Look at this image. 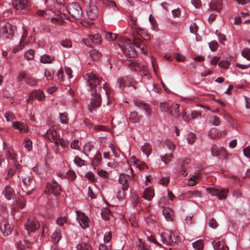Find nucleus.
Returning a JSON list of instances; mask_svg holds the SVG:
<instances>
[{"instance_id":"36","label":"nucleus","mask_w":250,"mask_h":250,"mask_svg":"<svg viewBox=\"0 0 250 250\" xmlns=\"http://www.w3.org/2000/svg\"><path fill=\"white\" fill-rule=\"evenodd\" d=\"M77 250H92V247L89 242H82L77 246Z\"/></svg>"},{"instance_id":"11","label":"nucleus","mask_w":250,"mask_h":250,"mask_svg":"<svg viewBox=\"0 0 250 250\" xmlns=\"http://www.w3.org/2000/svg\"><path fill=\"white\" fill-rule=\"evenodd\" d=\"M208 192L212 196H216L220 200L225 199L228 196V190L223 189L219 190L213 188H209L207 189Z\"/></svg>"},{"instance_id":"14","label":"nucleus","mask_w":250,"mask_h":250,"mask_svg":"<svg viewBox=\"0 0 250 250\" xmlns=\"http://www.w3.org/2000/svg\"><path fill=\"white\" fill-rule=\"evenodd\" d=\"M211 152L212 156L217 157L221 155L225 159H227L229 156L227 151L222 147H218L216 145H213L211 147Z\"/></svg>"},{"instance_id":"27","label":"nucleus","mask_w":250,"mask_h":250,"mask_svg":"<svg viewBox=\"0 0 250 250\" xmlns=\"http://www.w3.org/2000/svg\"><path fill=\"white\" fill-rule=\"evenodd\" d=\"M31 97H34L39 101H43L45 99L43 92L40 90H33L31 93V96L29 97V99H30Z\"/></svg>"},{"instance_id":"37","label":"nucleus","mask_w":250,"mask_h":250,"mask_svg":"<svg viewBox=\"0 0 250 250\" xmlns=\"http://www.w3.org/2000/svg\"><path fill=\"white\" fill-rule=\"evenodd\" d=\"M142 116L138 115L136 111L132 112L130 114V121L133 123H137L140 121Z\"/></svg>"},{"instance_id":"22","label":"nucleus","mask_w":250,"mask_h":250,"mask_svg":"<svg viewBox=\"0 0 250 250\" xmlns=\"http://www.w3.org/2000/svg\"><path fill=\"white\" fill-rule=\"evenodd\" d=\"M0 230L4 235L8 236L11 234L13 227L9 223L4 221L0 226Z\"/></svg>"},{"instance_id":"25","label":"nucleus","mask_w":250,"mask_h":250,"mask_svg":"<svg viewBox=\"0 0 250 250\" xmlns=\"http://www.w3.org/2000/svg\"><path fill=\"white\" fill-rule=\"evenodd\" d=\"M210 9L219 12L222 8L221 0H212L209 4Z\"/></svg>"},{"instance_id":"10","label":"nucleus","mask_w":250,"mask_h":250,"mask_svg":"<svg viewBox=\"0 0 250 250\" xmlns=\"http://www.w3.org/2000/svg\"><path fill=\"white\" fill-rule=\"evenodd\" d=\"M21 186L25 189L29 188L34 182L32 174L30 172L24 173L20 178Z\"/></svg>"},{"instance_id":"64","label":"nucleus","mask_w":250,"mask_h":250,"mask_svg":"<svg viewBox=\"0 0 250 250\" xmlns=\"http://www.w3.org/2000/svg\"><path fill=\"white\" fill-rule=\"evenodd\" d=\"M138 250H148L145 243L143 242L140 239H139Z\"/></svg>"},{"instance_id":"59","label":"nucleus","mask_w":250,"mask_h":250,"mask_svg":"<svg viewBox=\"0 0 250 250\" xmlns=\"http://www.w3.org/2000/svg\"><path fill=\"white\" fill-rule=\"evenodd\" d=\"M105 37L107 40L114 41L116 39L117 35L115 33L108 32L105 34Z\"/></svg>"},{"instance_id":"44","label":"nucleus","mask_w":250,"mask_h":250,"mask_svg":"<svg viewBox=\"0 0 250 250\" xmlns=\"http://www.w3.org/2000/svg\"><path fill=\"white\" fill-rule=\"evenodd\" d=\"M210 123L214 125H219L221 123L220 118L216 116H213L210 119Z\"/></svg>"},{"instance_id":"20","label":"nucleus","mask_w":250,"mask_h":250,"mask_svg":"<svg viewBox=\"0 0 250 250\" xmlns=\"http://www.w3.org/2000/svg\"><path fill=\"white\" fill-rule=\"evenodd\" d=\"M213 248L215 250H229V248L226 246L223 241L220 238L216 239L212 242Z\"/></svg>"},{"instance_id":"56","label":"nucleus","mask_w":250,"mask_h":250,"mask_svg":"<svg viewBox=\"0 0 250 250\" xmlns=\"http://www.w3.org/2000/svg\"><path fill=\"white\" fill-rule=\"evenodd\" d=\"M97 173L99 176L104 178H108L109 175L108 172L101 168L97 169Z\"/></svg>"},{"instance_id":"24","label":"nucleus","mask_w":250,"mask_h":250,"mask_svg":"<svg viewBox=\"0 0 250 250\" xmlns=\"http://www.w3.org/2000/svg\"><path fill=\"white\" fill-rule=\"evenodd\" d=\"M12 127L15 129H18L21 133H25L28 131L27 125L24 123H21L20 122H13Z\"/></svg>"},{"instance_id":"61","label":"nucleus","mask_w":250,"mask_h":250,"mask_svg":"<svg viewBox=\"0 0 250 250\" xmlns=\"http://www.w3.org/2000/svg\"><path fill=\"white\" fill-rule=\"evenodd\" d=\"M67 218L65 217H59L57 219L56 222L59 226H63L66 223Z\"/></svg>"},{"instance_id":"30","label":"nucleus","mask_w":250,"mask_h":250,"mask_svg":"<svg viewBox=\"0 0 250 250\" xmlns=\"http://www.w3.org/2000/svg\"><path fill=\"white\" fill-rule=\"evenodd\" d=\"M64 0H46V4L47 6H50L54 8L56 10V12H58V8L57 6L58 4H63Z\"/></svg>"},{"instance_id":"43","label":"nucleus","mask_w":250,"mask_h":250,"mask_svg":"<svg viewBox=\"0 0 250 250\" xmlns=\"http://www.w3.org/2000/svg\"><path fill=\"white\" fill-rule=\"evenodd\" d=\"M192 247L195 250H202L203 248V243L201 240H198L192 243Z\"/></svg>"},{"instance_id":"6","label":"nucleus","mask_w":250,"mask_h":250,"mask_svg":"<svg viewBox=\"0 0 250 250\" xmlns=\"http://www.w3.org/2000/svg\"><path fill=\"white\" fill-rule=\"evenodd\" d=\"M127 64L132 70L139 72L141 75H147L148 70L145 65L141 64L133 60H128Z\"/></svg>"},{"instance_id":"42","label":"nucleus","mask_w":250,"mask_h":250,"mask_svg":"<svg viewBox=\"0 0 250 250\" xmlns=\"http://www.w3.org/2000/svg\"><path fill=\"white\" fill-rule=\"evenodd\" d=\"M53 60V57L48 55H42L40 58V62L43 63H50Z\"/></svg>"},{"instance_id":"63","label":"nucleus","mask_w":250,"mask_h":250,"mask_svg":"<svg viewBox=\"0 0 250 250\" xmlns=\"http://www.w3.org/2000/svg\"><path fill=\"white\" fill-rule=\"evenodd\" d=\"M25 82L27 84L31 86L35 85L37 83V80L30 77L26 78L25 79Z\"/></svg>"},{"instance_id":"55","label":"nucleus","mask_w":250,"mask_h":250,"mask_svg":"<svg viewBox=\"0 0 250 250\" xmlns=\"http://www.w3.org/2000/svg\"><path fill=\"white\" fill-rule=\"evenodd\" d=\"M102 159V155L100 153H97L95 155L93 160V163L95 165H98L100 164Z\"/></svg>"},{"instance_id":"62","label":"nucleus","mask_w":250,"mask_h":250,"mask_svg":"<svg viewBox=\"0 0 250 250\" xmlns=\"http://www.w3.org/2000/svg\"><path fill=\"white\" fill-rule=\"evenodd\" d=\"M34 51L32 49L27 50L25 53V57L27 60H32L34 58Z\"/></svg>"},{"instance_id":"33","label":"nucleus","mask_w":250,"mask_h":250,"mask_svg":"<svg viewBox=\"0 0 250 250\" xmlns=\"http://www.w3.org/2000/svg\"><path fill=\"white\" fill-rule=\"evenodd\" d=\"M62 238L61 230L57 228L52 235L51 238L54 243H58Z\"/></svg>"},{"instance_id":"60","label":"nucleus","mask_w":250,"mask_h":250,"mask_svg":"<svg viewBox=\"0 0 250 250\" xmlns=\"http://www.w3.org/2000/svg\"><path fill=\"white\" fill-rule=\"evenodd\" d=\"M4 117L7 122H12L15 119L14 114L11 112L5 113Z\"/></svg>"},{"instance_id":"40","label":"nucleus","mask_w":250,"mask_h":250,"mask_svg":"<svg viewBox=\"0 0 250 250\" xmlns=\"http://www.w3.org/2000/svg\"><path fill=\"white\" fill-rule=\"evenodd\" d=\"M141 150L142 152L148 157L150 154L151 146L149 144L146 143L142 146Z\"/></svg>"},{"instance_id":"41","label":"nucleus","mask_w":250,"mask_h":250,"mask_svg":"<svg viewBox=\"0 0 250 250\" xmlns=\"http://www.w3.org/2000/svg\"><path fill=\"white\" fill-rule=\"evenodd\" d=\"M88 39L95 43H98L100 42L101 41V35L99 34L89 35L88 36Z\"/></svg>"},{"instance_id":"57","label":"nucleus","mask_w":250,"mask_h":250,"mask_svg":"<svg viewBox=\"0 0 250 250\" xmlns=\"http://www.w3.org/2000/svg\"><path fill=\"white\" fill-rule=\"evenodd\" d=\"M61 44L64 47L70 48L72 47V43L69 40L65 39L61 42Z\"/></svg>"},{"instance_id":"21","label":"nucleus","mask_w":250,"mask_h":250,"mask_svg":"<svg viewBox=\"0 0 250 250\" xmlns=\"http://www.w3.org/2000/svg\"><path fill=\"white\" fill-rule=\"evenodd\" d=\"M26 35V31L23 30V34L19 45L13 49L14 53H16L17 51L22 49L24 46L28 43V41H25Z\"/></svg>"},{"instance_id":"46","label":"nucleus","mask_w":250,"mask_h":250,"mask_svg":"<svg viewBox=\"0 0 250 250\" xmlns=\"http://www.w3.org/2000/svg\"><path fill=\"white\" fill-rule=\"evenodd\" d=\"M164 143L168 149L172 151L175 149L176 146L171 140L167 139L165 141Z\"/></svg>"},{"instance_id":"5","label":"nucleus","mask_w":250,"mask_h":250,"mask_svg":"<svg viewBox=\"0 0 250 250\" xmlns=\"http://www.w3.org/2000/svg\"><path fill=\"white\" fill-rule=\"evenodd\" d=\"M129 42V40H125V42L120 43V45L126 56L129 58L134 57L137 54L136 52L133 44Z\"/></svg>"},{"instance_id":"15","label":"nucleus","mask_w":250,"mask_h":250,"mask_svg":"<svg viewBox=\"0 0 250 250\" xmlns=\"http://www.w3.org/2000/svg\"><path fill=\"white\" fill-rule=\"evenodd\" d=\"M135 105L140 110H144L145 114L147 115L150 114L151 108L148 104L144 102L139 100H134Z\"/></svg>"},{"instance_id":"35","label":"nucleus","mask_w":250,"mask_h":250,"mask_svg":"<svg viewBox=\"0 0 250 250\" xmlns=\"http://www.w3.org/2000/svg\"><path fill=\"white\" fill-rule=\"evenodd\" d=\"M25 204V201L24 199L21 198L19 199L18 201H16L15 203L13 204V207H12V209L16 210L17 208L18 209L22 208Z\"/></svg>"},{"instance_id":"28","label":"nucleus","mask_w":250,"mask_h":250,"mask_svg":"<svg viewBox=\"0 0 250 250\" xmlns=\"http://www.w3.org/2000/svg\"><path fill=\"white\" fill-rule=\"evenodd\" d=\"M154 196V191L151 188H146L144 191L143 197L145 199L150 201Z\"/></svg>"},{"instance_id":"49","label":"nucleus","mask_w":250,"mask_h":250,"mask_svg":"<svg viewBox=\"0 0 250 250\" xmlns=\"http://www.w3.org/2000/svg\"><path fill=\"white\" fill-rule=\"evenodd\" d=\"M23 145L24 147L28 151H30L32 149V143L31 141L28 139H25L24 140Z\"/></svg>"},{"instance_id":"3","label":"nucleus","mask_w":250,"mask_h":250,"mask_svg":"<svg viewBox=\"0 0 250 250\" xmlns=\"http://www.w3.org/2000/svg\"><path fill=\"white\" fill-rule=\"evenodd\" d=\"M159 240L166 246H171L178 242V238L174 233L166 230L163 232L159 236Z\"/></svg>"},{"instance_id":"8","label":"nucleus","mask_w":250,"mask_h":250,"mask_svg":"<svg viewBox=\"0 0 250 250\" xmlns=\"http://www.w3.org/2000/svg\"><path fill=\"white\" fill-rule=\"evenodd\" d=\"M16 29V27L10 23H6L3 26H0V37L11 38Z\"/></svg>"},{"instance_id":"54","label":"nucleus","mask_w":250,"mask_h":250,"mask_svg":"<svg viewBox=\"0 0 250 250\" xmlns=\"http://www.w3.org/2000/svg\"><path fill=\"white\" fill-rule=\"evenodd\" d=\"M66 177L70 181H73L76 177V175L73 171L68 170L66 173Z\"/></svg>"},{"instance_id":"45","label":"nucleus","mask_w":250,"mask_h":250,"mask_svg":"<svg viewBox=\"0 0 250 250\" xmlns=\"http://www.w3.org/2000/svg\"><path fill=\"white\" fill-rule=\"evenodd\" d=\"M241 55L248 60L250 61V48H245L241 51Z\"/></svg>"},{"instance_id":"1","label":"nucleus","mask_w":250,"mask_h":250,"mask_svg":"<svg viewBox=\"0 0 250 250\" xmlns=\"http://www.w3.org/2000/svg\"><path fill=\"white\" fill-rule=\"evenodd\" d=\"M87 84L90 86L91 91V100L88 105L89 110L91 112L95 108L101 105L102 99L100 94L97 92V88L100 85L101 80L100 78L93 73H87L84 76Z\"/></svg>"},{"instance_id":"7","label":"nucleus","mask_w":250,"mask_h":250,"mask_svg":"<svg viewBox=\"0 0 250 250\" xmlns=\"http://www.w3.org/2000/svg\"><path fill=\"white\" fill-rule=\"evenodd\" d=\"M68 12L74 18L79 19L82 16V10L79 4L76 2L69 3L67 7Z\"/></svg>"},{"instance_id":"17","label":"nucleus","mask_w":250,"mask_h":250,"mask_svg":"<svg viewBox=\"0 0 250 250\" xmlns=\"http://www.w3.org/2000/svg\"><path fill=\"white\" fill-rule=\"evenodd\" d=\"M130 176L128 174L122 173L119 177V181L122 185V189L124 192L128 190L129 188L128 180Z\"/></svg>"},{"instance_id":"26","label":"nucleus","mask_w":250,"mask_h":250,"mask_svg":"<svg viewBox=\"0 0 250 250\" xmlns=\"http://www.w3.org/2000/svg\"><path fill=\"white\" fill-rule=\"evenodd\" d=\"M46 6L47 7L45 10H38L36 12L37 14L41 16H45L47 15H50L51 13H56V10L54 9L53 7H52L50 6L48 7L47 5Z\"/></svg>"},{"instance_id":"29","label":"nucleus","mask_w":250,"mask_h":250,"mask_svg":"<svg viewBox=\"0 0 250 250\" xmlns=\"http://www.w3.org/2000/svg\"><path fill=\"white\" fill-rule=\"evenodd\" d=\"M2 193L7 200H10L14 195V190L9 186H6Z\"/></svg>"},{"instance_id":"9","label":"nucleus","mask_w":250,"mask_h":250,"mask_svg":"<svg viewBox=\"0 0 250 250\" xmlns=\"http://www.w3.org/2000/svg\"><path fill=\"white\" fill-rule=\"evenodd\" d=\"M61 188L57 183L55 182H48L45 189V192L48 194H52L55 196L59 195Z\"/></svg>"},{"instance_id":"52","label":"nucleus","mask_w":250,"mask_h":250,"mask_svg":"<svg viewBox=\"0 0 250 250\" xmlns=\"http://www.w3.org/2000/svg\"><path fill=\"white\" fill-rule=\"evenodd\" d=\"M148 240L150 242L154 243L156 247L158 248H162L164 247L161 244H160L157 240L156 239V238L153 236H150V237H148Z\"/></svg>"},{"instance_id":"48","label":"nucleus","mask_w":250,"mask_h":250,"mask_svg":"<svg viewBox=\"0 0 250 250\" xmlns=\"http://www.w3.org/2000/svg\"><path fill=\"white\" fill-rule=\"evenodd\" d=\"M230 65V62L227 60H223L219 62L218 65L223 69H228Z\"/></svg>"},{"instance_id":"18","label":"nucleus","mask_w":250,"mask_h":250,"mask_svg":"<svg viewBox=\"0 0 250 250\" xmlns=\"http://www.w3.org/2000/svg\"><path fill=\"white\" fill-rule=\"evenodd\" d=\"M132 36L134 38L133 45H135L138 48H139L142 53L146 54L147 52L146 46L143 43V41L138 38L137 35L134 32L132 33Z\"/></svg>"},{"instance_id":"31","label":"nucleus","mask_w":250,"mask_h":250,"mask_svg":"<svg viewBox=\"0 0 250 250\" xmlns=\"http://www.w3.org/2000/svg\"><path fill=\"white\" fill-rule=\"evenodd\" d=\"M163 213L167 221H172L173 216V211L170 208H164L163 210Z\"/></svg>"},{"instance_id":"47","label":"nucleus","mask_w":250,"mask_h":250,"mask_svg":"<svg viewBox=\"0 0 250 250\" xmlns=\"http://www.w3.org/2000/svg\"><path fill=\"white\" fill-rule=\"evenodd\" d=\"M109 147H110L115 157L118 158L120 156L121 151L118 148H117L112 144H110L109 145Z\"/></svg>"},{"instance_id":"13","label":"nucleus","mask_w":250,"mask_h":250,"mask_svg":"<svg viewBox=\"0 0 250 250\" xmlns=\"http://www.w3.org/2000/svg\"><path fill=\"white\" fill-rule=\"evenodd\" d=\"M76 213L77 215V219L81 227L83 229L88 228L89 226V220L87 216L83 213L78 210L76 211Z\"/></svg>"},{"instance_id":"23","label":"nucleus","mask_w":250,"mask_h":250,"mask_svg":"<svg viewBox=\"0 0 250 250\" xmlns=\"http://www.w3.org/2000/svg\"><path fill=\"white\" fill-rule=\"evenodd\" d=\"M86 13L88 18L93 20L95 19L98 16V10L94 5H89L87 8Z\"/></svg>"},{"instance_id":"4","label":"nucleus","mask_w":250,"mask_h":250,"mask_svg":"<svg viewBox=\"0 0 250 250\" xmlns=\"http://www.w3.org/2000/svg\"><path fill=\"white\" fill-rule=\"evenodd\" d=\"M160 107L162 111L167 112L175 117L180 115L178 111L179 105L177 104L164 102L160 104Z\"/></svg>"},{"instance_id":"51","label":"nucleus","mask_w":250,"mask_h":250,"mask_svg":"<svg viewBox=\"0 0 250 250\" xmlns=\"http://www.w3.org/2000/svg\"><path fill=\"white\" fill-rule=\"evenodd\" d=\"M44 76L47 80H52L54 77V72L50 70H45Z\"/></svg>"},{"instance_id":"38","label":"nucleus","mask_w":250,"mask_h":250,"mask_svg":"<svg viewBox=\"0 0 250 250\" xmlns=\"http://www.w3.org/2000/svg\"><path fill=\"white\" fill-rule=\"evenodd\" d=\"M187 196L190 198L193 197L201 198L202 196V193L201 191L199 190H190L187 192Z\"/></svg>"},{"instance_id":"53","label":"nucleus","mask_w":250,"mask_h":250,"mask_svg":"<svg viewBox=\"0 0 250 250\" xmlns=\"http://www.w3.org/2000/svg\"><path fill=\"white\" fill-rule=\"evenodd\" d=\"M95 189H96V188H95V189H93L90 187L88 188V194L89 197H90L92 199H96L97 198V195L95 191Z\"/></svg>"},{"instance_id":"50","label":"nucleus","mask_w":250,"mask_h":250,"mask_svg":"<svg viewBox=\"0 0 250 250\" xmlns=\"http://www.w3.org/2000/svg\"><path fill=\"white\" fill-rule=\"evenodd\" d=\"M101 215L104 220H108L110 218V211L109 209L104 208L101 211Z\"/></svg>"},{"instance_id":"32","label":"nucleus","mask_w":250,"mask_h":250,"mask_svg":"<svg viewBox=\"0 0 250 250\" xmlns=\"http://www.w3.org/2000/svg\"><path fill=\"white\" fill-rule=\"evenodd\" d=\"M225 134V133L224 131L220 132L217 129L215 128H212L209 131L208 135L211 139H213L220 137L223 135V134Z\"/></svg>"},{"instance_id":"19","label":"nucleus","mask_w":250,"mask_h":250,"mask_svg":"<svg viewBox=\"0 0 250 250\" xmlns=\"http://www.w3.org/2000/svg\"><path fill=\"white\" fill-rule=\"evenodd\" d=\"M132 79L131 78L125 77L121 78L118 79V83L119 87L120 88H124L125 86L129 87L132 85Z\"/></svg>"},{"instance_id":"2","label":"nucleus","mask_w":250,"mask_h":250,"mask_svg":"<svg viewBox=\"0 0 250 250\" xmlns=\"http://www.w3.org/2000/svg\"><path fill=\"white\" fill-rule=\"evenodd\" d=\"M42 135L49 142L54 143L56 146H64V143L62 137L58 131L53 127L47 129Z\"/></svg>"},{"instance_id":"58","label":"nucleus","mask_w":250,"mask_h":250,"mask_svg":"<svg viewBox=\"0 0 250 250\" xmlns=\"http://www.w3.org/2000/svg\"><path fill=\"white\" fill-rule=\"evenodd\" d=\"M59 118L62 124H67L68 122V119L65 113H60Z\"/></svg>"},{"instance_id":"16","label":"nucleus","mask_w":250,"mask_h":250,"mask_svg":"<svg viewBox=\"0 0 250 250\" xmlns=\"http://www.w3.org/2000/svg\"><path fill=\"white\" fill-rule=\"evenodd\" d=\"M12 4L17 10L26 9L29 6L28 0H13Z\"/></svg>"},{"instance_id":"12","label":"nucleus","mask_w":250,"mask_h":250,"mask_svg":"<svg viewBox=\"0 0 250 250\" xmlns=\"http://www.w3.org/2000/svg\"><path fill=\"white\" fill-rule=\"evenodd\" d=\"M40 228L39 222L34 218L29 219L25 225V229L27 232L29 234L37 230Z\"/></svg>"},{"instance_id":"39","label":"nucleus","mask_w":250,"mask_h":250,"mask_svg":"<svg viewBox=\"0 0 250 250\" xmlns=\"http://www.w3.org/2000/svg\"><path fill=\"white\" fill-rule=\"evenodd\" d=\"M17 247L18 250H26L27 248H29V245L26 243L25 241L20 240L17 242Z\"/></svg>"},{"instance_id":"34","label":"nucleus","mask_w":250,"mask_h":250,"mask_svg":"<svg viewBox=\"0 0 250 250\" xmlns=\"http://www.w3.org/2000/svg\"><path fill=\"white\" fill-rule=\"evenodd\" d=\"M6 157L14 161L15 163L18 158L17 155L14 153L13 149L10 147H8L6 149Z\"/></svg>"}]
</instances>
